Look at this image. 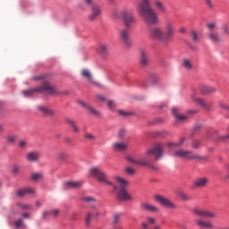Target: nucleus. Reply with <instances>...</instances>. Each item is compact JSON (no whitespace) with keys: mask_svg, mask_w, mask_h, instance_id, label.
<instances>
[{"mask_svg":"<svg viewBox=\"0 0 229 229\" xmlns=\"http://www.w3.org/2000/svg\"><path fill=\"white\" fill-rule=\"evenodd\" d=\"M162 148L163 146L161 144L157 145L153 148L148 149L145 152L144 157H139V158L128 157L127 160L131 164H135L136 165H140L142 167H148V169H151L152 171H158V166H157L156 165H153V163L149 162L148 158H151V157L153 156L156 157V160H159V158H162V156L164 155Z\"/></svg>","mask_w":229,"mask_h":229,"instance_id":"f257e3e1","label":"nucleus"},{"mask_svg":"<svg viewBox=\"0 0 229 229\" xmlns=\"http://www.w3.org/2000/svg\"><path fill=\"white\" fill-rule=\"evenodd\" d=\"M136 10L146 24H158V15L157 14V12H155V9L151 7V2L149 0H140L136 6Z\"/></svg>","mask_w":229,"mask_h":229,"instance_id":"f03ea898","label":"nucleus"},{"mask_svg":"<svg viewBox=\"0 0 229 229\" xmlns=\"http://www.w3.org/2000/svg\"><path fill=\"white\" fill-rule=\"evenodd\" d=\"M35 92H46L47 94L53 95L56 94V92H58V89H56V87L51 85L49 82L44 81L41 87H38L34 89L24 90L23 95L25 96V98H30V96H33Z\"/></svg>","mask_w":229,"mask_h":229,"instance_id":"7ed1b4c3","label":"nucleus"},{"mask_svg":"<svg viewBox=\"0 0 229 229\" xmlns=\"http://www.w3.org/2000/svg\"><path fill=\"white\" fill-rule=\"evenodd\" d=\"M114 180L119 183L121 189L118 191L117 198L120 201H131L133 198L128 191H126V187L128 185V181L120 176H114Z\"/></svg>","mask_w":229,"mask_h":229,"instance_id":"20e7f679","label":"nucleus"},{"mask_svg":"<svg viewBox=\"0 0 229 229\" xmlns=\"http://www.w3.org/2000/svg\"><path fill=\"white\" fill-rule=\"evenodd\" d=\"M120 15H122V21L125 28L127 30H131V28H133V24L137 22V20L133 15V11L131 9H123L121 11Z\"/></svg>","mask_w":229,"mask_h":229,"instance_id":"39448f33","label":"nucleus"},{"mask_svg":"<svg viewBox=\"0 0 229 229\" xmlns=\"http://www.w3.org/2000/svg\"><path fill=\"white\" fill-rule=\"evenodd\" d=\"M176 33V28L174 27V21L173 20H166L164 23L163 36L165 42L167 44L174 37Z\"/></svg>","mask_w":229,"mask_h":229,"instance_id":"423d86ee","label":"nucleus"},{"mask_svg":"<svg viewBox=\"0 0 229 229\" xmlns=\"http://www.w3.org/2000/svg\"><path fill=\"white\" fill-rule=\"evenodd\" d=\"M177 158H184V160H205V157L192 153V151L179 149L173 153Z\"/></svg>","mask_w":229,"mask_h":229,"instance_id":"0eeeda50","label":"nucleus"},{"mask_svg":"<svg viewBox=\"0 0 229 229\" xmlns=\"http://www.w3.org/2000/svg\"><path fill=\"white\" fill-rule=\"evenodd\" d=\"M89 174H91V176L98 180L100 183H106V185L110 186L114 185V183L108 181V175L106 174V173L103 172L98 167H93L89 169Z\"/></svg>","mask_w":229,"mask_h":229,"instance_id":"6e6552de","label":"nucleus"},{"mask_svg":"<svg viewBox=\"0 0 229 229\" xmlns=\"http://www.w3.org/2000/svg\"><path fill=\"white\" fill-rule=\"evenodd\" d=\"M118 37L122 44H123L124 47H126L127 49H130V47H131V46L133 45L131 43V38H130V31L128 30V29H121L118 31Z\"/></svg>","mask_w":229,"mask_h":229,"instance_id":"1a4fd4ad","label":"nucleus"},{"mask_svg":"<svg viewBox=\"0 0 229 229\" xmlns=\"http://www.w3.org/2000/svg\"><path fill=\"white\" fill-rule=\"evenodd\" d=\"M191 212L192 215L197 216V217H208V219H216V217H217V215L215 212L199 208H193Z\"/></svg>","mask_w":229,"mask_h":229,"instance_id":"9d476101","label":"nucleus"},{"mask_svg":"<svg viewBox=\"0 0 229 229\" xmlns=\"http://www.w3.org/2000/svg\"><path fill=\"white\" fill-rule=\"evenodd\" d=\"M149 37L153 40H159V42L165 43V39L164 38V30L160 29V27H153L149 30Z\"/></svg>","mask_w":229,"mask_h":229,"instance_id":"9b49d317","label":"nucleus"},{"mask_svg":"<svg viewBox=\"0 0 229 229\" xmlns=\"http://www.w3.org/2000/svg\"><path fill=\"white\" fill-rule=\"evenodd\" d=\"M154 199H156V201H157V203H159L163 207H165L166 208H176V204L173 203L167 198L162 197L160 195H156L154 196Z\"/></svg>","mask_w":229,"mask_h":229,"instance_id":"f8f14e48","label":"nucleus"},{"mask_svg":"<svg viewBox=\"0 0 229 229\" xmlns=\"http://www.w3.org/2000/svg\"><path fill=\"white\" fill-rule=\"evenodd\" d=\"M101 13H103V10L101 6L98 4H91V13L89 17V21H97L98 18L101 17Z\"/></svg>","mask_w":229,"mask_h":229,"instance_id":"ddd939ff","label":"nucleus"},{"mask_svg":"<svg viewBox=\"0 0 229 229\" xmlns=\"http://www.w3.org/2000/svg\"><path fill=\"white\" fill-rule=\"evenodd\" d=\"M140 64L141 67H148L149 65V58H148V51L146 49H140Z\"/></svg>","mask_w":229,"mask_h":229,"instance_id":"4468645a","label":"nucleus"},{"mask_svg":"<svg viewBox=\"0 0 229 229\" xmlns=\"http://www.w3.org/2000/svg\"><path fill=\"white\" fill-rule=\"evenodd\" d=\"M98 52L102 58H106V56H108V53L110 52V46L108 44L101 43L98 46Z\"/></svg>","mask_w":229,"mask_h":229,"instance_id":"2eb2a0df","label":"nucleus"},{"mask_svg":"<svg viewBox=\"0 0 229 229\" xmlns=\"http://www.w3.org/2000/svg\"><path fill=\"white\" fill-rule=\"evenodd\" d=\"M172 114L179 123H183V121H187V119H189V116L180 114V110L176 107L172 108Z\"/></svg>","mask_w":229,"mask_h":229,"instance_id":"dca6fc26","label":"nucleus"},{"mask_svg":"<svg viewBox=\"0 0 229 229\" xmlns=\"http://www.w3.org/2000/svg\"><path fill=\"white\" fill-rule=\"evenodd\" d=\"M208 184V178L201 177L193 182V185L196 189H203Z\"/></svg>","mask_w":229,"mask_h":229,"instance_id":"f3484780","label":"nucleus"},{"mask_svg":"<svg viewBox=\"0 0 229 229\" xmlns=\"http://www.w3.org/2000/svg\"><path fill=\"white\" fill-rule=\"evenodd\" d=\"M207 38L208 40H210L211 42H213L214 44H220V42H223V39L221 38V37L219 36V34H217V32H214V31H209L207 34Z\"/></svg>","mask_w":229,"mask_h":229,"instance_id":"a211bd4d","label":"nucleus"},{"mask_svg":"<svg viewBox=\"0 0 229 229\" xmlns=\"http://www.w3.org/2000/svg\"><path fill=\"white\" fill-rule=\"evenodd\" d=\"M79 104L81 105L86 110H89L92 114V115H95V117H99L101 115V113L99 111H97L96 108H94L92 106L85 103L83 100L79 101Z\"/></svg>","mask_w":229,"mask_h":229,"instance_id":"6ab92c4d","label":"nucleus"},{"mask_svg":"<svg viewBox=\"0 0 229 229\" xmlns=\"http://www.w3.org/2000/svg\"><path fill=\"white\" fill-rule=\"evenodd\" d=\"M192 100L194 101V103H197V105L201 106V108L206 110V112H210V110H211L210 105L207 104V102H205V100H203V98L192 97Z\"/></svg>","mask_w":229,"mask_h":229,"instance_id":"aec40b11","label":"nucleus"},{"mask_svg":"<svg viewBox=\"0 0 229 229\" xmlns=\"http://www.w3.org/2000/svg\"><path fill=\"white\" fill-rule=\"evenodd\" d=\"M153 6L157 12H160V13H167V8H165V4L161 0H154Z\"/></svg>","mask_w":229,"mask_h":229,"instance_id":"412c9836","label":"nucleus"},{"mask_svg":"<svg viewBox=\"0 0 229 229\" xmlns=\"http://www.w3.org/2000/svg\"><path fill=\"white\" fill-rule=\"evenodd\" d=\"M182 67H183L185 71H192V69H194V61L191 58H183L182 60Z\"/></svg>","mask_w":229,"mask_h":229,"instance_id":"4be33fe9","label":"nucleus"},{"mask_svg":"<svg viewBox=\"0 0 229 229\" xmlns=\"http://www.w3.org/2000/svg\"><path fill=\"white\" fill-rule=\"evenodd\" d=\"M38 110L45 115V117H55V111L49 109L48 107H46L44 106H38Z\"/></svg>","mask_w":229,"mask_h":229,"instance_id":"5701e85b","label":"nucleus"},{"mask_svg":"<svg viewBox=\"0 0 229 229\" xmlns=\"http://www.w3.org/2000/svg\"><path fill=\"white\" fill-rule=\"evenodd\" d=\"M26 159L28 162H38V160H40V152H38V151L29 152L26 156Z\"/></svg>","mask_w":229,"mask_h":229,"instance_id":"b1692460","label":"nucleus"},{"mask_svg":"<svg viewBox=\"0 0 229 229\" xmlns=\"http://www.w3.org/2000/svg\"><path fill=\"white\" fill-rule=\"evenodd\" d=\"M195 225L199 228H207V229L214 228V224H212L211 222L203 221L201 219H196Z\"/></svg>","mask_w":229,"mask_h":229,"instance_id":"393cba45","label":"nucleus"},{"mask_svg":"<svg viewBox=\"0 0 229 229\" xmlns=\"http://www.w3.org/2000/svg\"><path fill=\"white\" fill-rule=\"evenodd\" d=\"M113 149L114 151H119V152H123V151H126L128 149V143H123V142H114L113 144Z\"/></svg>","mask_w":229,"mask_h":229,"instance_id":"a878e982","label":"nucleus"},{"mask_svg":"<svg viewBox=\"0 0 229 229\" xmlns=\"http://www.w3.org/2000/svg\"><path fill=\"white\" fill-rule=\"evenodd\" d=\"M66 189H80L83 185L81 181H69L65 183Z\"/></svg>","mask_w":229,"mask_h":229,"instance_id":"bb28decb","label":"nucleus"},{"mask_svg":"<svg viewBox=\"0 0 229 229\" xmlns=\"http://www.w3.org/2000/svg\"><path fill=\"white\" fill-rule=\"evenodd\" d=\"M65 123L70 126V128H72L74 133H80V127H78V124H76V122L74 120L66 118Z\"/></svg>","mask_w":229,"mask_h":229,"instance_id":"cd10ccee","label":"nucleus"},{"mask_svg":"<svg viewBox=\"0 0 229 229\" xmlns=\"http://www.w3.org/2000/svg\"><path fill=\"white\" fill-rule=\"evenodd\" d=\"M141 208L146 212H158L160 210L157 207L148 203H141Z\"/></svg>","mask_w":229,"mask_h":229,"instance_id":"c85d7f7f","label":"nucleus"},{"mask_svg":"<svg viewBox=\"0 0 229 229\" xmlns=\"http://www.w3.org/2000/svg\"><path fill=\"white\" fill-rule=\"evenodd\" d=\"M81 75L82 78H85L87 81H89V83H94V80H92V73L88 69H82L81 71Z\"/></svg>","mask_w":229,"mask_h":229,"instance_id":"c756f323","label":"nucleus"},{"mask_svg":"<svg viewBox=\"0 0 229 229\" xmlns=\"http://www.w3.org/2000/svg\"><path fill=\"white\" fill-rule=\"evenodd\" d=\"M81 200L84 201L85 203H89L91 208H96V204L98 203V200L94 197H82Z\"/></svg>","mask_w":229,"mask_h":229,"instance_id":"7c9ffc66","label":"nucleus"},{"mask_svg":"<svg viewBox=\"0 0 229 229\" xmlns=\"http://www.w3.org/2000/svg\"><path fill=\"white\" fill-rule=\"evenodd\" d=\"M34 193H35V191H33L31 188H24L17 191V196L19 198H22L28 194H34Z\"/></svg>","mask_w":229,"mask_h":229,"instance_id":"2f4dec72","label":"nucleus"},{"mask_svg":"<svg viewBox=\"0 0 229 229\" xmlns=\"http://www.w3.org/2000/svg\"><path fill=\"white\" fill-rule=\"evenodd\" d=\"M202 94H214L216 92V88L204 86L201 88Z\"/></svg>","mask_w":229,"mask_h":229,"instance_id":"473e14b6","label":"nucleus"},{"mask_svg":"<svg viewBox=\"0 0 229 229\" xmlns=\"http://www.w3.org/2000/svg\"><path fill=\"white\" fill-rule=\"evenodd\" d=\"M121 219H123V214L115 213L113 215V225H119L121 223Z\"/></svg>","mask_w":229,"mask_h":229,"instance_id":"72a5a7b5","label":"nucleus"},{"mask_svg":"<svg viewBox=\"0 0 229 229\" xmlns=\"http://www.w3.org/2000/svg\"><path fill=\"white\" fill-rule=\"evenodd\" d=\"M44 178L43 173H34L31 174V180L33 182H38V180H42Z\"/></svg>","mask_w":229,"mask_h":229,"instance_id":"f704fd0d","label":"nucleus"},{"mask_svg":"<svg viewBox=\"0 0 229 229\" xmlns=\"http://www.w3.org/2000/svg\"><path fill=\"white\" fill-rule=\"evenodd\" d=\"M191 38L193 42L197 43L199 42V34L196 30L191 31Z\"/></svg>","mask_w":229,"mask_h":229,"instance_id":"c9c22d12","label":"nucleus"},{"mask_svg":"<svg viewBox=\"0 0 229 229\" xmlns=\"http://www.w3.org/2000/svg\"><path fill=\"white\" fill-rule=\"evenodd\" d=\"M177 194L179 197H181L182 201H191V197H189V195L185 194L183 191H178Z\"/></svg>","mask_w":229,"mask_h":229,"instance_id":"e433bc0d","label":"nucleus"},{"mask_svg":"<svg viewBox=\"0 0 229 229\" xmlns=\"http://www.w3.org/2000/svg\"><path fill=\"white\" fill-rule=\"evenodd\" d=\"M207 28L209 30V31H214V30L217 28V23L214 21L209 22L207 24Z\"/></svg>","mask_w":229,"mask_h":229,"instance_id":"4c0bfd02","label":"nucleus"},{"mask_svg":"<svg viewBox=\"0 0 229 229\" xmlns=\"http://www.w3.org/2000/svg\"><path fill=\"white\" fill-rule=\"evenodd\" d=\"M6 140L8 144H14L15 140H17V137L13 135H9L6 137Z\"/></svg>","mask_w":229,"mask_h":229,"instance_id":"58836bf2","label":"nucleus"},{"mask_svg":"<svg viewBox=\"0 0 229 229\" xmlns=\"http://www.w3.org/2000/svg\"><path fill=\"white\" fill-rule=\"evenodd\" d=\"M183 140H184V139L181 140L177 143L169 142V143H167V146H168V148H171L172 146H174L175 148H180V146H182V144H183Z\"/></svg>","mask_w":229,"mask_h":229,"instance_id":"ea45409f","label":"nucleus"},{"mask_svg":"<svg viewBox=\"0 0 229 229\" xmlns=\"http://www.w3.org/2000/svg\"><path fill=\"white\" fill-rule=\"evenodd\" d=\"M90 221H92V214L89 213L85 218V225L90 226Z\"/></svg>","mask_w":229,"mask_h":229,"instance_id":"a19ab883","label":"nucleus"},{"mask_svg":"<svg viewBox=\"0 0 229 229\" xmlns=\"http://www.w3.org/2000/svg\"><path fill=\"white\" fill-rule=\"evenodd\" d=\"M57 158L59 160H65V158H67V154L64 151L58 152L57 153Z\"/></svg>","mask_w":229,"mask_h":229,"instance_id":"79ce46f5","label":"nucleus"},{"mask_svg":"<svg viewBox=\"0 0 229 229\" xmlns=\"http://www.w3.org/2000/svg\"><path fill=\"white\" fill-rule=\"evenodd\" d=\"M205 3L209 10H214V8H216V5L212 2V0H205Z\"/></svg>","mask_w":229,"mask_h":229,"instance_id":"37998d69","label":"nucleus"},{"mask_svg":"<svg viewBox=\"0 0 229 229\" xmlns=\"http://www.w3.org/2000/svg\"><path fill=\"white\" fill-rule=\"evenodd\" d=\"M119 139H124L126 137V130L121 129L118 132Z\"/></svg>","mask_w":229,"mask_h":229,"instance_id":"c03bdc74","label":"nucleus"},{"mask_svg":"<svg viewBox=\"0 0 229 229\" xmlns=\"http://www.w3.org/2000/svg\"><path fill=\"white\" fill-rule=\"evenodd\" d=\"M107 105H108V108L110 110H115V102L114 101L108 100Z\"/></svg>","mask_w":229,"mask_h":229,"instance_id":"a18cd8bd","label":"nucleus"},{"mask_svg":"<svg viewBox=\"0 0 229 229\" xmlns=\"http://www.w3.org/2000/svg\"><path fill=\"white\" fill-rule=\"evenodd\" d=\"M200 145H201V142L199 140H194L191 146L193 149H199Z\"/></svg>","mask_w":229,"mask_h":229,"instance_id":"49530a36","label":"nucleus"},{"mask_svg":"<svg viewBox=\"0 0 229 229\" xmlns=\"http://www.w3.org/2000/svg\"><path fill=\"white\" fill-rule=\"evenodd\" d=\"M85 139H88V140H96V136H94L93 134L90 133H86L84 135Z\"/></svg>","mask_w":229,"mask_h":229,"instance_id":"de8ad7c7","label":"nucleus"},{"mask_svg":"<svg viewBox=\"0 0 229 229\" xmlns=\"http://www.w3.org/2000/svg\"><path fill=\"white\" fill-rule=\"evenodd\" d=\"M14 225H15L16 228H21V227H22V226L24 225L22 219L17 220V221L14 223Z\"/></svg>","mask_w":229,"mask_h":229,"instance_id":"09e8293b","label":"nucleus"},{"mask_svg":"<svg viewBox=\"0 0 229 229\" xmlns=\"http://www.w3.org/2000/svg\"><path fill=\"white\" fill-rule=\"evenodd\" d=\"M119 115H122L123 117H127L128 115H131V113L130 112H124L123 110L118 111Z\"/></svg>","mask_w":229,"mask_h":229,"instance_id":"8fccbe9b","label":"nucleus"},{"mask_svg":"<svg viewBox=\"0 0 229 229\" xmlns=\"http://www.w3.org/2000/svg\"><path fill=\"white\" fill-rule=\"evenodd\" d=\"M151 80L152 81H154V83H158V81H160V78H158V76H157V74H151Z\"/></svg>","mask_w":229,"mask_h":229,"instance_id":"3c124183","label":"nucleus"},{"mask_svg":"<svg viewBox=\"0 0 229 229\" xmlns=\"http://www.w3.org/2000/svg\"><path fill=\"white\" fill-rule=\"evenodd\" d=\"M50 214H52L54 217H58V215L60 214V209H53L52 211H50Z\"/></svg>","mask_w":229,"mask_h":229,"instance_id":"603ef678","label":"nucleus"},{"mask_svg":"<svg viewBox=\"0 0 229 229\" xmlns=\"http://www.w3.org/2000/svg\"><path fill=\"white\" fill-rule=\"evenodd\" d=\"M125 172L127 173V174H135V170L133 168H131V167H127L125 169Z\"/></svg>","mask_w":229,"mask_h":229,"instance_id":"864d4df0","label":"nucleus"},{"mask_svg":"<svg viewBox=\"0 0 229 229\" xmlns=\"http://www.w3.org/2000/svg\"><path fill=\"white\" fill-rule=\"evenodd\" d=\"M19 171H21V168L18 165H13V174H19Z\"/></svg>","mask_w":229,"mask_h":229,"instance_id":"5fc2aeb1","label":"nucleus"},{"mask_svg":"<svg viewBox=\"0 0 229 229\" xmlns=\"http://www.w3.org/2000/svg\"><path fill=\"white\" fill-rule=\"evenodd\" d=\"M148 223H149L150 225H155V223H157V220L153 217H148L147 218Z\"/></svg>","mask_w":229,"mask_h":229,"instance_id":"6e6d98bb","label":"nucleus"},{"mask_svg":"<svg viewBox=\"0 0 229 229\" xmlns=\"http://www.w3.org/2000/svg\"><path fill=\"white\" fill-rule=\"evenodd\" d=\"M19 146H20V148H26V141L25 140H20Z\"/></svg>","mask_w":229,"mask_h":229,"instance_id":"4d7b16f0","label":"nucleus"},{"mask_svg":"<svg viewBox=\"0 0 229 229\" xmlns=\"http://www.w3.org/2000/svg\"><path fill=\"white\" fill-rule=\"evenodd\" d=\"M49 214H51V212L43 211V213H42V217H43V219H46V217H47V216H49Z\"/></svg>","mask_w":229,"mask_h":229,"instance_id":"13d9d810","label":"nucleus"},{"mask_svg":"<svg viewBox=\"0 0 229 229\" xmlns=\"http://www.w3.org/2000/svg\"><path fill=\"white\" fill-rule=\"evenodd\" d=\"M20 207L21 208H23L24 210H28V209L31 208V206H30V205H20Z\"/></svg>","mask_w":229,"mask_h":229,"instance_id":"bf43d9fd","label":"nucleus"},{"mask_svg":"<svg viewBox=\"0 0 229 229\" xmlns=\"http://www.w3.org/2000/svg\"><path fill=\"white\" fill-rule=\"evenodd\" d=\"M64 142H66V144H71V142H72V140H71V138H69V137H65Z\"/></svg>","mask_w":229,"mask_h":229,"instance_id":"052dcab7","label":"nucleus"},{"mask_svg":"<svg viewBox=\"0 0 229 229\" xmlns=\"http://www.w3.org/2000/svg\"><path fill=\"white\" fill-rule=\"evenodd\" d=\"M84 3H86L88 5L96 4V3H93V0H84Z\"/></svg>","mask_w":229,"mask_h":229,"instance_id":"680f3d73","label":"nucleus"},{"mask_svg":"<svg viewBox=\"0 0 229 229\" xmlns=\"http://www.w3.org/2000/svg\"><path fill=\"white\" fill-rule=\"evenodd\" d=\"M98 99L99 100V101H106V98H105V97H103L102 95H98Z\"/></svg>","mask_w":229,"mask_h":229,"instance_id":"e2e57ef3","label":"nucleus"},{"mask_svg":"<svg viewBox=\"0 0 229 229\" xmlns=\"http://www.w3.org/2000/svg\"><path fill=\"white\" fill-rule=\"evenodd\" d=\"M197 113H198V110H195V109L188 110V114H196Z\"/></svg>","mask_w":229,"mask_h":229,"instance_id":"0e129e2a","label":"nucleus"},{"mask_svg":"<svg viewBox=\"0 0 229 229\" xmlns=\"http://www.w3.org/2000/svg\"><path fill=\"white\" fill-rule=\"evenodd\" d=\"M222 31L224 33H228V27H226V26L222 27Z\"/></svg>","mask_w":229,"mask_h":229,"instance_id":"69168bd1","label":"nucleus"},{"mask_svg":"<svg viewBox=\"0 0 229 229\" xmlns=\"http://www.w3.org/2000/svg\"><path fill=\"white\" fill-rule=\"evenodd\" d=\"M187 31V30L183 27L179 29V33H185Z\"/></svg>","mask_w":229,"mask_h":229,"instance_id":"338daca9","label":"nucleus"},{"mask_svg":"<svg viewBox=\"0 0 229 229\" xmlns=\"http://www.w3.org/2000/svg\"><path fill=\"white\" fill-rule=\"evenodd\" d=\"M22 217H25V218L30 217V213H24V214L22 215Z\"/></svg>","mask_w":229,"mask_h":229,"instance_id":"774afa93","label":"nucleus"}]
</instances>
